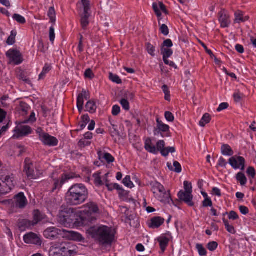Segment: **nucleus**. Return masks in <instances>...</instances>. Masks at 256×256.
Wrapping results in <instances>:
<instances>
[{
    "mask_svg": "<svg viewBox=\"0 0 256 256\" xmlns=\"http://www.w3.org/2000/svg\"><path fill=\"white\" fill-rule=\"evenodd\" d=\"M76 218L74 208L64 206H61L58 216L60 224L66 227H70L74 224Z\"/></svg>",
    "mask_w": 256,
    "mask_h": 256,
    "instance_id": "nucleus-5",
    "label": "nucleus"
},
{
    "mask_svg": "<svg viewBox=\"0 0 256 256\" xmlns=\"http://www.w3.org/2000/svg\"><path fill=\"white\" fill-rule=\"evenodd\" d=\"M92 176L94 178V182L96 186H100L103 184L99 173L94 174Z\"/></svg>",
    "mask_w": 256,
    "mask_h": 256,
    "instance_id": "nucleus-39",
    "label": "nucleus"
},
{
    "mask_svg": "<svg viewBox=\"0 0 256 256\" xmlns=\"http://www.w3.org/2000/svg\"><path fill=\"white\" fill-rule=\"evenodd\" d=\"M221 152L224 156H232L234 152L230 146L228 144H224L221 148Z\"/></svg>",
    "mask_w": 256,
    "mask_h": 256,
    "instance_id": "nucleus-26",
    "label": "nucleus"
},
{
    "mask_svg": "<svg viewBox=\"0 0 256 256\" xmlns=\"http://www.w3.org/2000/svg\"><path fill=\"white\" fill-rule=\"evenodd\" d=\"M218 15L219 21L220 23L221 26L222 28L228 27L230 22L226 12L224 10H221L219 12Z\"/></svg>",
    "mask_w": 256,
    "mask_h": 256,
    "instance_id": "nucleus-18",
    "label": "nucleus"
},
{
    "mask_svg": "<svg viewBox=\"0 0 256 256\" xmlns=\"http://www.w3.org/2000/svg\"><path fill=\"white\" fill-rule=\"evenodd\" d=\"M202 206L204 207L212 206V202L210 198H206L202 202Z\"/></svg>",
    "mask_w": 256,
    "mask_h": 256,
    "instance_id": "nucleus-57",
    "label": "nucleus"
},
{
    "mask_svg": "<svg viewBox=\"0 0 256 256\" xmlns=\"http://www.w3.org/2000/svg\"><path fill=\"white\" fill-rule=\"evenodd\" d=\"M184 191L186 192H190L192 193V186L191 183H189L188 181H184Z\"/></svg>",
    "mask_w": 256,
    "mask_h": 256,
    "instance_id": "nucleus-55",
    "label": "nucleus"
},
{
    "mask_svg": "<svg viewBox=\"0 0 256 256\" xmlns=\"http://www.w3.org/2000/svg\"><path fill=\"white\" fill-rule=\"evenodd\" d=\"M243 14L240 11H238L235 12V20L234 22H240L242 20V18H243Z\"/></svg>",
    "mask_w": 256,
    "mask_h": 256,
    "instance_id": "nucleus-48",
    "label": "nucleus"
},
{
    "mask_svg": "<svg viewBox=\"0 0 256 256\" xmlns=\"http://www.w3.org/2000/svg\"><path fill=\"white\" fill-rule=\"evenodd\" d=\"M45 217L46 216L39 210H36L33 212V220L31 221L28 220H24L22 222V224L28 228H30L44 220Z\"/></svg>",
    "mask_w": 256,
    "mask_h": 256,
    "instance_id": "nucleus-9",
    "label": "nucleus"
},
{
    "mask_svg": "<svg viewBox=\"0 0 256 256\" xmlns=\"http://www.w3.org/2000/svg\"><path fill=\"white\" fill-rule=\"evenodd\" d=\"M176 152V149L174 147H166V148L162 152H161V154L164 156H168L170 152L174 153Z\"/></svg>",
    "mask_w": 256,
    "mask_h": 256,
    "instance_id": "nucleus-40",
    "label": "nucleus"
},
{
    "mask_svg": "<svg viewBox=\"0 0 256 256\" xmlns=\"http://www.w3.org/2000/svg\"><path fill=\"white\" fill-rule=\"evenodd\" d=\"M92 238L98 240L102 244H111L114 239V234L111 228L105 226H94L88 230Z\"/></svg>",
    "mask_w": 256,
    "mask_h": 256,
    "instance_id": "nucleus-2",
    "label": "nucleus"
},
{
    "mask_svg": "<svg viewBox=\"0 0 256 256\" xmlns=\"http://www.w3.org/2000/svg\"><path fill=\"white\" fill-rule=\"evenodd\" d=\"M165 146V142L164 140H160L156 142V148H157V152L160 151L162 152L163 150H164L166 148Z\"/></svg>",
    "mask_w": 256,
    "mask_h": 256,
    "instance_id": "nucleus-46",
    "label": "nucleus"
},
{
    "mask_svg": "<svg viewBox=\"0 0 256 256\" xmlns=\"http://www.w3.org/2000/svg\"><path fill=\"white\" fill-rule=\"evenodd\" d=\"M146 48L148 52L152 57H154L156 56L154 53L156 50V48L150 42H147L146 44Z\"/></svg>",
    "mask_w": 256,
    "mask_h": 256,
    "instance_id": "nucleus-37",
    "label": "nucleus"
},
{
    "mask_svg": "<svg viewBox=\"0 0 256 256\" xmlns=\"http://www.w3.org/2000/svg\"><path fill=\"white\" fill-rule=\"evenodd\" d=\"M48 16L50 19V22L53 24H54L56 21V11H55L54 7L52 6V7L50 8L48 10Z\"/></svg>",
    "mask_w": 256,
    "mask_h": 256,
    "instance_id": "nucleus-35",
    "label": "nucleus"
},
{
    "mask_svg": "<svg viewBox=\"0 0 256 256\" xmlns=\"http://www.w3.org/2000/svg\"><path fill=\"white\" fill-rule=\"evenodd\" d=\"M168 167V169L170 170L174 171L176 172L180 173L182 172V166L177 161H174V168H173L170 163H168L167 164Z\"/></svg>",
    "mask_w": 256,
    "mask_h": 256,
    "instance_id": "nucleus-28",
    "label": "nucleus"
},
{
    "mask_svg": "<svg viewBox=\"0 0 256 256\" xmlns=\"http://www.w3.org/2000/svg\"><path fill=\"white\" fill-rule=\"evenodd\" d=\"M86 139H81L78 142V146L81 148H84L86 146H88L90 144V142L86 140Z\"/></svg>",
    "mask_w": 256,
    "mask_h": 256,
    "instance_id": "nucleus-60",
    "label": "nucleus"
},
{
    "mask_svg": "<svg viewBox=\"0 0 256 256\" xmlns=\"http://www.w3.org/2000/svg\"><path fill=\"white\" fill-rule=\"evenodd\" d=\"M218 246L216 242H211L207 244V248L210 251H214Z\"/></svg>",
    "mask_w": 256,
    "mask_h": 256,
    "instance_id": "nucleus-49",
    "label": "nucleus"
},
{
    "mask_svg": "<svg viewBox=\"0 0 256 256\" xmlns=\"http://www.w3.org/2000/svg\"><path fill=\"white\" fill-rule=\"evenodd\" d=\"M164 116L166 119L170 122H172L174 120V116L170 112H166Z\"/></svg>",
    "mask_w": 256,
    "mask_h": 256,
    "instance_id": "nucleus-53",
    "label": "nucleus"
},
{
    "mask_svg": "<svg viewBox=\"0 0 256 256\" xmlns=\"http://www.w3.org/2000/svg\"><path fill=\"white\" fill-rule=\"evenodd\" d=\"M90 16V14H82L80 15V24L83 30H85L89 25V18Z\"/></svg>",
    "mask_w": 256,
    "mask_h": 256,
    "instance_id": "nucleus-24",
    "label": "nucleus"
},
{
    "mask_svg": "<svg viewBox=\"0 0 256 256\" xmlns=\"http://www.w3.org/2000/svg\"><path fill=\"white\" fill-rule=\"evenodd\" d=\"M158 241L160 242V246L162 251L164 252L168 244L169 238L164 236H162L158 238Z\"/></svg>",
    "mask_w": 256,
    "mask_h": 256,
    "instance_id": "nucleus-25",
    "label": "nucleus"
},
{
    "mask_svg": "<svg viewBox=\"0 0 256 256\" xmlns=\"http://www.w3.org/2000/svg\"><path fill=\"white\" fill-rule=\"evenodd\" d=\"M16 206L20 208H24L27 204V200L23 192H20L15 196Z\"/></svg>",
    "mask_w": 256,
    "mask_h": 256,
    "instance_id": "nucleus-19",
    "label": "nucleus"
},
{
    "mask_svg": "<svg viewBox=\"0 0 256 256\" xmlns=\"http://www.w3.org/2000/svg\"><path fill=\"white\" fill-rule=\"evenodd\" d=\"M109 78L112 82H116L118 84H120L122 83V80L120 78V77L116 74H114L112 72H110L109 74Z\"/></svg>",
    "mask_w": 256,
    "mask_h": 256,
    "instance_id": "nucleus-38",
    "label": "nucleus"
},
{
    "mask_svg": "<svg viewBox=\"0 0 256 256\" xmlns=\"http://www.w3.org/2000/svg\"><path fill=\"white\" fill-rule=\"evenodd\" d=\"M78 252L76 246L70 242H54L50 250V256H72Z\"/></svg>",
    "mask_w": 256,
    "mask_h": 256,
    "instance_id": "nucleus-3",
    "label": "nucleus"
},
{
    "mask_svg": "<svg viewBox=\"0 0 256 256\" xmlns=\"http://www.w3.org/2000/svg\"><path fill=\"white\" fill-rule=\"evenodd\" d=\"M173 44L171 40L167 39L164 40L162 44L161 48H171Z\"/></svg>",
    "mask_w": 256,
    "mask_h": 256,
    "instance_id": "nucleus-51",
    "label": "nucleus"
},
{
    "mask_svg": "<svg viewBox=\"0 0 256 256\" xmlns=\"http://www.w3.org/2000/svg\"><path fill=\"white\" fill-rule=\"evenodd\" d=\"M88 192L86 187L82 184L72 185L66 194L65 200L70 206H78L84 203L88 199Z\"/></svg>",
    "mask_w": 256,
    "mask_h": 256,
    "instance_id": "nucleus-1",
    "label": "nucleus"
},
{
    "mask_svg": "<svg viewBox=\"0 0 256 256\" xmlns=\"http://www.w3.org/2000/svg\"><path fill=\"white\" fill-rule=\"evenodd\" d=\"M84 207L88 209L87 210L88 215L86 216H82L80 219L82 225H87L88 222H92V221L95 220L96 219L94 217H90L88 215L89 214H90L92 213H96L98 212L99 209L98 205L94 202H90L84 205Z\"/></svg>",
    "mask_w": 256,
    "mask_h": 256,
    "instance_id": "nucleus-7",
    "label": "nucleus"
},
{
    "mask_svg": "<svg viewBox=\"0 0 256 256\" xmlns=\"http://www.w3.org/2000/svg\"><path fill=\"white\" fill-rule=\"evenodd\" d=\"M211 120V117L210 114L206 113L204 114L202 118L199 122L200 126L204 127L206 124L209 123Z\"/></svg>",
    "mask_w": 256,
    "mask_h": 256,
    "instance_id": "nucleus-33",
    "label": "nucleus"
},
{
    "mask_svg": "<svg viewBox=\"0 0 256 256\" xmlns=\"http://www.w3.org/2000/svg\"><path fill=\"white\" fill-rule=\"evenodd\" d=\"M40 139L43 144L46 146H54L58 144V140L48 133H41L40 134Z\"/></svg>",
    "mask_w": 256,
    "mask_h": 256,
    "instance_id": "nucleus-12",
    "label": "nucleus"
},
{
    "mask_svg": "<svg viewBox=\"0 0 256 256\" xmlns=\"http://www.w3.org/2000/svg\"><path fill=\"white\" fill-rule=\"evenodd\" d=\"M145 149L148 152L156 154L157 153V150L154 146L152 145V140L150 138L146 140L144 145Z\"/></svg>",
    "mask_w": 256,
    "mask_h": 256,
    "instance_id": "nucleus-27",
    "label": "nucleus"
},
{
    "mask_svg": "<svg viewBox=\"0 0 256 256\" xmlns=\"http://www.w3.org/2000/svg\"><path fill=\"white\" fill-rule=\"evenodd\" d=\"M233 96L235 102H238L244 97V95L238 90L234 93Z\"/></svg>",
    "mask_w": 256,
    "mask_h": 256,
    "instance_id": "nucleus-41",
    "label": "nucleus"
},
{
    "mask_svg": "<svg viewBox=\"0 0 256 256\" xmlns=\"http://www.w3.org/2000/svg\"><path fill=\"white\" fill-rule=\"evenodd\" d=\"M164 222V218L160 216H156L150 220V222L148 224V226L152 228H157L161 226Z\"/></svg>",
    "mask_w": 256,
    "mask_h": 256,
    "instance_id": "nucleus-22",
    "label": "nucleus"
},
{
    "mask_svg": "<svg viewBox=\"0 0 256 256\" xmlns=\"http://www.w3.org/2000/svg\"><path fill=\"white\" fill-rule=\"evenodd\" d=\"M49 37L50 41L52 42H54L55 38L54 28V26H51L50 28Z\"/></svg>",
    "mask_w": 256,
    "mask_h": 256,
    "instance_id": "nucleus-56",
    "label": "nucleus"
},
{
    "mask_svg": "<svg viewBox=\"0 0 256 256\" xmlns=\"http://www.w3.org/2000/svg\"><path fill=\"white\" fill-rule=\"evenodd\" d=\"M162 90L165 94L164 98L166 100L170 101V91L168 90V88L166 85H164L162 86Z\"/></svg>",
    "mask_w": 256,
    "mask_h": 256,
    "instance_id": "nucleus-45",
    "label": "nucleus"
},
{
    "mask_svg": "<svg viewBox=\"0 0 256 256\" xmlns=\"http://www.w3.org/2000/svg\"><path fill=\"white\" fill-rule=\"evenodd\" d=\"M236 178L242 186L245 185L247 182V178L246 176L242 172L238 173L236 176Z\"/></svg>",
    "mask_w": 256,
    "mask_h": 256,
    "instance_id": "nucleus-32",
    "label": "nucleus"
},
{
    "mask_svg": "<svg viewBox=\"0 0 256 256\" xmlns=\"http://www.w3.org/2000/svg\"><path fill=\"white\" fill-rule=\"evenodd\" d=\"M24 171L30 180L36 179L38 177L34 172L33 162L28 158H26L24 160Z\"/></svg>",
    "mask_w": 256,
    "mask_h": 256,
    "instance_id": "nucleus-10",
    "label": "nucleus"
},
{
    "mask_svg": "<svg viewBox=\"0 0 256 256\" xmlns=\"http://www.w3.org/2000/svg\"><path fill=\"white\" fill-rule=\"evenodd\" d=\"M239 210L240 212L244 215H246L249 212L248 208L247 207L244 206H240Z\"/></svg>",
    "mask_w": 256,
    "mask_h": 256,
    "instance_id": "nucleus-64",
    "label": "nucleus"
},
{
    "mask_svg": "<svg viewBox=\"0 0 256 256\" xmlns=\"http://www.w3.org/2000/svg\"><path fill=\"white\" fill-rule=\"evenodd\" d=\"M223 222L226 228V229L227 231L229 232L230 233L234 234L236 233L235 229L232 225H230L229 224V222L228 220H226L225 218H223L222 219Z\"/></svg>",
    "mask_w": 256,
    "mask_h": 256,
    "instance_id": "nucleus-36",
    "label": "nucleus"
},
{
    "mask_svg": "<svg viewBox=\"0 0 256 256\" xmlns=\"http://www.w3.org/2000/svg\"><path fill=\"white\" fill-rule=\"evenodd\" d=\"M120 107L118 105H115L112 107V114L113 116H117L120 114Z\"/></svg>",
    "mask_w": 256,
    "mask_h": 256,
    "instance_id": "nucleus-62",
    "label": "nucleus"
},
{
    "mask_svg": "<svg viewBox=\"0 0 256 256\" xmlns=\"http://www.w3.org/2000/svg\"><path fill=\"white\" fill-rule=\"evenodd\" d=\"M246 174L248 176H250L252 178H254L256 175V170L252 166L248 167L246 170Z\"/></svg>",
    "mask_w": 256,
    "mask_h": 256,
    "instance_id": "nucleus-47",
    "label": "nucleus"
},
{
    "mask_svg": "<svg viewBox=\"0 0 256 256\" xmlns=\"http://www.w3.org/2000/svg\"><path fill=\"white\" fill-rule=\"evenodd\" d=\"M120 103L124 110H130V104L127 100L123 98L120 100Z\"/></svg>",
    "mask_w": 256,
    "mask_h": 256,
    "instance_id": "nucleus-50",
    "label": "nucleus"
},
{
    "mask_svg": "<svg viewBox=\"0 0 256 256\" xmlns=\"http://www.w3.org/2000/svg\"><path fill=\"white\" fill-rule=\"evenodd\" d=\"M123 184L127 187L132 188L134 186V184L130 180V177L129 176H126L122 180Z\"/></svg>",
    "mask_w": 256,
    "mask_h": 256,
    "instance_id": "nucleus-42",
    "label": "nucleus"
},
{
    "mask_svg": "<svg viewBox=\"0 0 256 256\" xmlns=\"http://www.w3.org/2000/svg\"><path fill=\"white\" fill-rule=\"evenodd\" d=\"M82 4L84 8V12L82 14H90V0H81Z\"/></svg>",
    "mask_w": 256,
    "mask_h": 256,
    "instance_id": "nucleus-31",
    "label": "nucleus"
},
{
    "mask_svg": "<svg viewBox=\"0 0 256 256\" xmlns=\"http://www.w3.org/2000/svg\"><path fill=\"white\" fill-rule=\"evenodd\" d=\"M6 56L10 58V62L15 64H19L22 62V54L16 50H10L6 52Z\"/></svg>",
    "mask_w": 256,
    "mask_h": 256,
    "instance_id": "nucleus-14",
    "label": "nucleus"
},
{
    "mask_svg": "<svg viewBox=\"0 0 256 256\" xmlns=\"http://www.w3.org/2000/svg\"><path fill=\"white\" fill-rule=\"evenodd\" d=\"M196 248H197L198 254L201 256H205L206 255L207 252L206 250L204 248L202 244H197L196 245Z\"/></svg>",
    "mask_w": 256,
    "mask_h": 256,
    "instance_id": "nucleus-43",
    "label": "nucleus"
},
{
    "mask_svg": "<svg viewBox=\"0 0 256 256\" xmlns=\"http://www.w3.org/2000/svg\"><path fill=\"white\" fill-rule=\"evenodd\" d=\"M226 165L227 162H226V160L222 156H220L217 164L216 168H218V166L226 168Z\"/></svg>",
    "mask_w": 256,
    "mask_h": 256,
    "instance_id": "nucleus-54",
    "label": "nucleus"
},
{
    "mask_svg": "<svg viewBox=\"0 0 256 256\" xmlns=\"http://www.w3.org/2000/svg\"><path fill=\"white\" fill-rule=\"evenodd\" d=\"M160 31L164 36H168L169 34L168 27L165 24H162L160 26Z\"/></svg>",
    "mask_w": 256,
    "mask_h": 256,
    "instance_id": "nucleus-52",
    "label": "nucleus"
},
{
    "mask_svg": "<svg viewBox=\"0 0 256 256\" xmlns=\"http://www.w3.org/2000/svg\"><path fill=\"white\" fill-rule=\"evenodd\" d=\"M150 185L152 186V190L154 196L158 200L165 204H170V202L174 204V202L171 198L170 192H166L164 186L162 184L157 182H152Z\"/></svg>",
    "mask_w": 256,
    "mask_h": 256,
    "instance_id": "nucleus-6",
    "label": "nucleus"
},
{
    "mask_svg": "<svg viewBox=\"0 0 256 256\" xmlns=\"http://www.w3.org/2000/svg\"><path fill=\"white\" fill-rule=\"evenodd\" d=\"M156 126L154 128V135H160L162 138L171 136L169 126L164 124L158 118H156Z\"/></svg>",
    "mask_w": 256,
    "mask_h": 256,
    "instance_id": "nucleus-8",
    "label": "nucleus"
},
{
    "mask_svg": "<svg viewBox=\"0 0 256 256\" xmlns=\"http://www.w3.org/2000/svg\"><path fill=\"white\" fill-rule=\"evenodd\" d=\"M4 185L3 188L8 189V193L9 192L16 184L14 176L12 174L10 176H6L2 180Z\"/></svg>",
    "mask_w": 256,
    "mask_h": 256,
    "instance_id": "nucleus-16",
    "label": "nucleus"
},
{
    "mask_svg": "<svg viewBox=\"0 0 256 256\" xmlns=\"http://www.w3.org/2000/svg\"><path fill=\"white\" fill-rule=\"evenodd\" d=\"M17 136L14 135L13 138H18L19 136H23L32 133V128L28 126H16L14 130Z\"/></svg>",
    "mask_w": 256,
    "mask_h": 256,
    "instance_id": "nucleus-17",
    "label": "nucleus"
},
{
    "mask_svg": "<svg viewBox=\"0 0 256 256\" xmlns=\"http://www.w3.org/2000/svg\"><path fill=\"white\" fill-rule=\"evenodd\" d=\"M84 75L86 78H88L90 79H92L94 77V74L90 68L86 70Z\"/></svg>",
    "mask_w": 256,
    "mask_h": 256,
    "instance_id": "nucleus-58",
    "label": "nucleus"
},
{
    "mask_svg": "<svg viewBox=\"0 0 256 256\" xmlns=\"http://www.w3.org/2000/svg\"><path fill=\"white\" fill-rule=\"evenodd\" d=\"M152 8L158 17L162 16V13L158 8V6L156 3L154 2L152 4Z\"/></svg>",
    "mask_w": 256,
    "mask_h": 256,
    "instance_id": "nucleus-61",
    "label": "nucleus"
},
{
    "mask_svg": "<svg viewBox=\"0 0 256 256\" xmlns=\"http://www.w3.org/2000/svg\"><path fill=\"white\" fill-rule=\"evenodd\" d=\"M228 218L230 220H236L239 218V216L236 212L232 210L229 213Z\"/></svg>",
    "mask_w": 256,
    "mask_h": 256,
    "instance_id": "nucleus-59",
    "label": "nucleus"
},
{
    "mask_svg": "<svg viewBox=\"0 0 256 256\" xmlns=\"http://www.w3.org/2000/svg\"><path fill=\"white\" fill-rule=\"evenodd\" d=\"M161 54L163 56V60L164 64H168V58H170L173 54V51L170 48H161Z\"/></svg>",
    "mask_w": 256,
    "mask_h": 256,
    "instance_id": "nucleus-23",
    "label": "nucleus"
},
{
    "mask_svg": "<svg viewBox=\"0 0 256 256\" xmlns=\"http://www.w3.org/2000/svg\"><path fill=\"white\" fill-rule=\"evenodd\" d=\"M229 106V104L227 102H222L218 106V108H217L218 112H220L222 110L226 109Z\"/></svg>",
    "mask_w": 256,
    "mask_h": 256,
    "instance_id": "nucleus-63",
    "label": "nucleus"
},
{
    "mask_svg": "<svg viewBox=\"0 0 256 256\" xmlns=\"http://www.w3.org/2000/svg\"><path fill=\"white\" fill-rule=\"evenodd\" d=\"M12 18L15 20L20 24H24L26 23V20L24 18L18 14H14Z\"/></svg>",
    "mask_w": 256,
    "mask_h": 256,
    "instance_id": "nucleus-44",
    "label": "nucleus"
},
{
    "mask_svg": "<svg viewBox=\"0 0 256 256\" xmlns=\"http://www.w3.org/2000/svg\"><path fill=\"white\" fill-rule=\"evenodd\" d=\"M24 242L28 244L41 246L42 244L40 236L37 234L30 232L26 234L24 236Z\"/></svg>",
    "mask_w": 256,
    "mask_h": 256,
    "instance_id": "nucleus-11",
    "label": "nucleus"
},
{
    "mask_svg": "<svg viewBox=\"0 0 256 256\" xmlns=\"http://www.w3.org/2000/svg\"><path fill=\"white\" fill-rule=\"evenodd\" d=\"M72 178L73 177L70 174H62L60 182L58 180H54V186L51 190L52 192H54L57 188L60 189L67 180Z\"/></svg>",
    "mask_w": 256,
    "mask_h": 256,
    "instance_id": "nucleus-20",
    "label": "nucleus"
},
{
    "mask_svg": "<svg viewBox=\"0 0 256 256\" xmlns=\"http://www.w3.org/2000/svg\"><path fill=\"white\" fill-rule=\"evenodd\" d=\"M18 77L19 80H22L25 83L30 85H32L31 80H30V78H27V76L24 72L20 71L18 74Z\"/></svg>",
    "mask_w": 256,
    "mask_h": 256,
    "instance_id": "nucleus-34",
    "label": "nucleus"
},
{
    "mask_svg": "<svg viewBox=\"0 0 256 256\" xmlns=\"http://www.w3.org/2000/svg\"><path fill=\"white\" fill-rule=\"evenodd\" d=\"M90 121L88 114H84L82 116V120L79 122L78 126L80 129L77 130H83L86 126L87 124Z\"/></svg>",
    "mask_w": 256,
    "mask_h": 256,
    "instance_id": "nucleus-29",
    "label": "nucleus"
},
{
    "mask_svg": "<svg viewBox=\"0 0 256 256\" xmlns=\"http://www.w3.org/2000/svg\"><path fill=\"white\" fill-rule=\"evenodd\" d=\"M62 232L64 233V238L72 240L77 242H84V238L82 234L74 231H66L58 229L55 227H50L46 228L44 232V235L46 238L54 240L57 238L59 236H62Z\"/></svg>",
    "mask_w": 256,
    "mask_h": 256,
    "instance_id": "nucleus-4",
    "label": "nucleus"
},
{
    "mask_svg": "<svg viewBox=\"0 0 256 256\" xmlns=\"http://www.w3.org/2000/svg\"><path fill=\"white\" fill-rule=\"evenodd\" d=\"M230 164L234 168L238 169L241 166V170H244L245 166V160L242 156H233L228 160Z\"/></svg>",
    "mask_w": 256,
    "mask_h": 256,
    "instance_id": "nucleus-13",
    "label": "nucleus"
},
{
    "mask_svg": "<svg viewBox=\"0 0 256 256\" xmlns=\"http://www.w3.org/2000/svg\"><path fill=\"white\" fill-rule=\"evenodd\" d=\"M178 196L180 201L184 202L190 206H193L194 202H192L193 196L192 192H186L183 190H180L178 194Z\"/></svg>",
    "mask_w": 256,
    "mask_h": 256,
    "instance_id": "nucleus-15",
    "label": "nucleus"
},
{
    "mask_svg": "<svg viewBox=\"0 0 256 256\" xmlns=\"http://www.w3.org/2000/svg\"><path fill=\"white\" fill-rule=\"evenodd\" d=\"M86 108L88 112L90 113L94 114L95 112L96 106V103L92 100H89L86 105Z\"/></svg>",
    "mask_w": 256,
    "mask_h": 256,
    "instance_id": "nucleus-30",
    "label": "nucleus"
},
{
    "mask_svg": "<svg viewBox=\"0 0 256 256\" xmlns=\"http://www.w3.org/2000/svg\"><path fill=\"white\" fill-rule=\"evenodd\" d=\"M98 154L99 160L101 161L104 160L108 164L113 162L114 161V157L109 153L103 152L102 150H99L98 152Z\"/></svg>",
    "mask_w": 256,
    "mask_h": 256,
    "instance_id": "nucleus-21",
    "label": "nucleus"
}]
</instances>
